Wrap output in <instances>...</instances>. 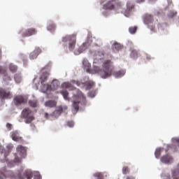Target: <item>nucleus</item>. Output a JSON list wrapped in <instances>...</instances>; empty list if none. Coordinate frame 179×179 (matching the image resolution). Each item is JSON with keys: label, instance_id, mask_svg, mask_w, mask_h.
Masks as SVG:
<instances>
[{"label": "nucleus", "instance_id": "18", "mask_svg": "<svg viewBox=\"0 0 179 179\" xmlns=\"http://www.w3.org/2000/svg\"><path fill=\"white\" fill-rule=\"evenodd\" d=\"M0 75H3V80H10V77L6 73V70L0 66Z\"/></svg>", "mask_w": 179, "mask_h": 179}, {"label": "nucleus", "instance_id": "20", "mask_svg": "<svg viewBox=\"0 0 179 179\" xmlns=\"http://www.w3.org/2000/svg\"><path fill=\"white\" fill-rule=\"evenodd\" d=\"M172 178L179 179V163L176 169L172 170Z\"/></svg>", "mask_w": 179, "mask_h": 179}, {"label": "nucleus", "instance_id": "45", "mask_svg": "<svg viewBox=\"0 0 179 179\" xmlns=\"http://www.w3.org/2000/svg\"><path fill=\"white\" fill-rule=\"evenodd\" d=\"M45 118L48 120V114L47 113H45Z\"/></svg>", "mask_w": 179, "mask_h": 179}, {"label": "nucleus", "instance_id": "41", "mask_svg": "<svg viewBox=\"0 0 179 179\" xmlns=\"http://www.w3.org/2000/svg\"><path fill=\"white\" fill-rule=\"evenodd\" d=\"M74 125H75V123L73 122V121L67 122V127H69L70 128H73Z\"/></svg>", "mask_w": 179, "mask_h": 179}, {"label": "nucleus", "instance_id": "16", "mask_svg": "<svg viewBox=\"0 0 179 179\" xmlns=\"http://www.w3.org/2000/svg\"><path fill=\"white\" fill-rule=\"evenodd\" d=\"M108 176V174L106 172H97L93 174V177H94L95 179H104V177H107Z\"/></svg>", "mask_w": 179, "mask_h": 179}, {"label": "nucleus", "instance_id": "46", "mask_svg": "<svg viewBox=\"0 0 179 179\" xmlns=\"http://www.w3.org/2000/svg\"><path fill=\"white\" fill-rule=\"evenodd\" d=\"M15 162L17 163H19V162H20V159L19 158H15Z\"/></svg>", "mask_w": 179, "mask_h": 179}, {"label": "nucleus", "instance_id": "21", "mask_svg": "<svg viewBox=\"0 0 179 179\" xmlns=\"http://www.w3.org/2000/svg\"><path fill=\"white\" fill-rule=\"evenodd\" d=\"M60 94L63 96L64 100H66L67 101H71V99L69 98V92H68V91L63 90L60 91Z\"/></svg>", "mask_w": 179, "mask_h": 179}, {"label": "nucleus", "instance_id": "12", "mask_svg": "<svg viewBox=\"0 0 179 179\" xmlns=\"http://www.w3.org/2000/svg\"><path fill=\"white\" fill-rule=\"evenodd\" d=\"M161 162L162 163H164L165 164H170L173 162V157L169 155H163L161 157Z\"/></svg>", "mask_w": 179, "mask_h": 179}, {"label": "nucleus", "instance_id": "29", "mask_svg": "<svg viewBox=\"0 0 179 179\" xmlns=\"http://www.w3.org/2000/svg\"><path fill=\"white\" fill-rule=\"evenodd\" d=\"M138 55H139V52H138L136 50H131V58H138Z\"/></svg>", "mask_w": 179, "mask_h": 179}, {"label": "nucleus", "instance_id": "22", "mask_svg": "<svg viewBox=\"0 0 179 179\" xmlns=\"http://www.w3.org/2000/svg\"><path fill=\"white\" fill-rule=\"evenodd\" d=\"M41 89L43 93H47L48 90H51V85L49 84H41Z\"/></svg>", "mask_w": 179, "mask_h": 179}, {"label": "nucleus", "instance_id": "34", "mask_svg": "<svg viewBox=\"0 0 179 179\" xmlns=\"http://www.w3.org/2000/svg\"><path fill=\"white\" fill-rule=\"evenodd\" d=\"M48 30H50V31L55 30V24H49V25L48 26Z\"/></svg>", "mask_w": 179, "mask_h": 179}, {"label": "nucleus", "instance_id": "19", "mask_svg": "<svg viewBox=\"0 0 179 179\" xmlns=\"http://www.w3.org/2000/svg\"><path fill=\"white\" fill-rule=\"evenodd\" d=\"M50 76V73L48 72H44L43 73V74L41 76L40 78V81L41 85H43V83L47 82V79H48V77Z\"/></svg>", "mask_w": 179, "mask_h": 179}, {"label": "nucleus", "instance_id": "35", "mask_svg": "<svg viewBox=\"0 0 179 179\" xmlns=\"http://www.w3.org/2000/svg\"><path fill=\"white\" fill-rule=\"evenodd\" d=\"M123 174H129V168L128 166H124L122 168Z\"/></svg>", "mask_w": 179, "mask_h": 179}, {"label": "nucleus", "instance_id": "39", "mask_svg": "<svg viewBox=\"0 0 179 179\" xmlns=\"http://www.w3.org/2000/svg\"><path fill=\"white\" fill-rule=\"evenodd\" d=\"M87 48H86V43L83 44L80 47V50H82L80 51V52H83V51H85V50H86Z\"/></svg>", "mask_w": 179, "mask_h": 179}, {"label": "nucleus", "instance_id": "37", "mask_svg": "<svg viewBox=\"0 0 179 179\" xmlns=\"http://www.w3.org/2000/svg\"><path fill=\"white\" fill-rule=\"evenodd\" d=\"M162 179H171L169 173H164L162 174Z\"/></svg>", "mask_w": 179, "mask_h": 179}, {"label": "nucleus", "instance_id": "15", "mask_svg": "<svg viewBox=\"0 0 179 179\" xmlns=\"http://www.w3.org/2000/svg\"><path fill=\"white\" fill-rule=\"evenodd\" d=\"M83 66L85 71H86V72H87L88 73H90L92 65L90 64V63H89V61H87V59H84L83 60Z\"/></svg>", "mask_w": 179, "mask_h": 179}, {"label": "nucleus", "instance_id": "50", "mask_svg": "<svg viewBox=\"0 0 179 179\" xmlns=\"http://www.w3.org/2000/svg\"><path fill=\"white\" fill-rule=\"evenodd\" d=\"M166 152H169V150H166Z\"/></svg>", "mask_w": 179, "mask_h": 179}, {"label": "nucleus", "instance_id": "27", "mask_svg": "<svg viewBox=\"0 0 179 179\" xmlns=\"http://www.w3.org/2000/svg\"><path fill=\"white\" fill-rule=\"evenodd\" d=\"M28 103L29 107H32L33 108H36V107H37L38 105L37 100H29Z\"/></svg>", "mask_w": 179, "mask_h": 179}, {"label": "nucleus", "instance_id": "23", "mask_svg": "<svg viewBox=\"0 0 179 179\" xmlns=\"http://www.w3.org/2000/svg\"><path fill=\"white\" fill-rule=\"evenodd\" d=\"M144 22L146 23V24H149V23H152L153 22V16L148 14L145 15L144 18Z\"/></svg>", "mask_w": 179, "mask_h": 179}, {"label": "nucleus", "instance_id": "42", "mask_svg": "<svg viewBox=\"0 0 179 179\" xmlns=\"http://www.w3.org/2000/svg\"><path fill=\"white\" fill-rule=\"evenodd\" d=\"M12 127H13L12 124H10V123L6 124V128L8 129V131H11Z\"/></svg>", "mask_w": 179, "mask_h": 179}, {"label": "nucleus", "instance_id": "48", "mask_svg": "<svg viewBox=\"0 0 179 179\" xmlns=\"http://www.w3.org/2000/svg\"><path fill=\"white\" fill-rule=\"evenodd\" d=\"M2 58V51L0 50V59Z\"/></svg>", "mask_w": 179, "mask_h": 179}, {"label": "nucleus", "instance_id": "8", "mask_svg": "<svg viewBox=\"0 0 179 179\" xmlns=\"http://www.w3.org/2000/svg\"><path fill=\"white\" fill-rule=\"evenodd\" d=\"M0 97H1V99H9L12 97V93L10 91H6V90L0 88Z\"/></svg>", "mask_w": 179, "mask_h": 179}, {"label": "nucleus", "instance_id": "43", "mask_svg": "<svg viewBox=\"0 0 179 179\" xmlns=\"http://www.w3.org/2000/svg\"><path fill=\"white\" fill-rule=\"evenodd\" d=\"M174 142H176L178 143V145L179 146V138H176L173 139Z\"/></svg>", "mask_w": 179, "mask_h": 179}, {"label": "nucleus", "instance_id": "5", "mask_svg": "<svg viewBox=\"0 0 179 179\" xmlns=\"http://www.w3.org/2000/svg\"><path fill=\"white\" fill-rule=\"evenodd\" d=\"M13 103L16 107H19L21 104H26L27 103V98L23 95H16L14 96Z\"/></svg>", "mask_w": 179, "mask_h": 179}, {"label": "nucleus", "instance_id": "13", "mask_svg": "<svg viewBox=\"0 0 179 179\" xmlns=\"http://www.w3.org/2000/svg\"><path fill=\"white\" fill-rule=\"evenodd\" d=\"M33 178V172L30 170H27L22 176H19L18 179H31Z\"/></svg>", "mask_w": 179, "mask_h": 179}, {"label": "nucleus", "instance_id": "36", "mask_svg": "<svg viewBox=\"0 0 179 179\" xmlns=\"http://www.w3.org/2000/svg\"><path fill=\"white\" fill-rule=\"evenodd\" d=\"M9 152L10 151H7V152H2V153H3L4 155V162H6V163H8V159H6V157H8V155H9Z\"/></svg>", "mask_w": 179, "mask_h": 179}, {"label": "nucleus", "instance_id": "6", "mask_svg": "<svg viewBox=\"0 0 179 179\" xmlns=\"http://www.w3.org/2000/svg\"><path fill=\"white\" fill-rule=\"evenodd\" d=\"M15 178V174L12 171H6V169H3L0 171V179Z\"/></svg>", "mask_w": 179, "mask_h": 179}, {"label": "nucleus", "instance_id": "9", "mask_svg": "<svg viewBox=\"0 0 179 179\" xmlns=\"http://www.w3.org/2000/svg\"><path fill=\"white\" fill-rule=\"evenodd\" d=\"M68 110L67 106H64V108L62 106H59L57 108V109L52 113V116L55 118L59 117L61 115V113L64 110Z\"/></svg>", "mask_w": 179, "mask_h": 179}, {"label": "nucleus", "instance_id": "33", "mask_svg": "<svg viewBox=\"0 0 179 179\" xmlns=\"http://www.w3.org/2000/svg\"><path fill=\"white\" fill-rule=\"evenodd\" d=\"M86 86H87V89H92V87H93V86H94V82H92V81L87 82Z\"/></svg>", "mask_w": 179, "mask_h": 179}, {"label": "nucleus", "instance_id": "32", "mask_svg": "<svg viewBox=\"0 0 179 179\" xmlns=\"http://www.w3.org/2000/svg\"><path fill=\"white\" fill-rule=\"evenodd\" d=\"M113 48H115V50H117V51L121 50V48H122V46H121V44L115 42L114 44H113Z\"/></svg>", "mask_w": 179, "mask_h": 179}, {"label": "nucleus", "instance_id": "44", "mask_svg": "<svg viewBox=\"0 0 179 179\" xmlns=\"http://www.w3.org/2000/svg\"><path fill=\"white\" fill-rule=\"evenodd\" d=\"M92 94H93V92H90V93L88 94V95H89L90 97H94V95H92Z\"/></svg>", "mask_w": 179, "mask_h": 179}, {"label": "nucleus", "instance_id": "31", "mask_svg": "<svg viewBox=\"0 0 179 179\" xmlns=\"http://www.w3.org/2000/svg\"><path fill=\"white\" fill-rule=\"evenodd\" d=\"M136 30H138V27H131L129 29V33L131 34H135L136 33Z\"/></svg>", "mask_w": 179, "mask_h": 179}, {"label": "nucleus", "instance_id": "7", "mask_svg": "<svg viewBox=\"0 0 179 179\" xmlns=\"http://www.w3.org/2000/svg\"><path fill=\"white\" fill-rule=\"evenodd\" d=\"M21 34L22 37H30L31 36L37 34V29H36L35 28H30L25 31H22Z\"/></svg>", "mask_w": 179, "mask_h": 179}, {"label": "nucleus", "instance_id": "28", "mask_svg": "<svg viewBox=\"0 0 179 179\" xmlns=\"http://www.w3.org/2000/svg\"><path fill=\"white\" fill-rule=\"evenodd\" d=\"M14 80L16 83H20V82H22V76L20 74H15L14 76Z\"/></svg>", "mask_w": 179, "mask_h": 179}, {"label": "nucleus", "instance_id": "30", "mask_svg": "<svg viewBox=\"0 0 179 179\" xmlns=\"http://www.w3.org/2000/svg\"><path fill=\"white\" fill-rule=\"evenodd\" d=\"M105 6L107 9H110V10L114 8V4L111 1H108V3H106Z\"/></svg>", "mask_w": 179, "mask_h": 179}, {"label": "nucleus", "instance_id": "11", "mask_svg": "<svg viewBox=\"0 0 179 179\" xmlns=\"http://www.w3.org/2000/svg\"><path fill=\"white\" fill-rule=\"evenodd\" d=\"M40 54H41V49L40 48H36L35 50L31 52L29 58L30 59H36Z\"/></svg>", "mask_w": 179, "mask_h": 179}, {"label": "nucleus", "instance_id": "24", "mask_svg": "<svg viewBox=\"0 0 179 179\" xmlns=\"http://www.w3.org/2000/svg\"><path fill=\"white\" fill-rule=\"evenodd\" d=\"M45 107H49L50 108H52V107H55L57 106V103L55 101L50 100L46 102H45Z\"/></svg>", "mask_w": 179, "mask_h": 179}, {"label": "nucleus", "instance_id": "49", "mask_svg": "<svg viewBox=\"0 0 179 179\" xmlns=\"http://www.w3.org/2000/svg\"><path fill=\"white\" fill-rule=\"evenodd\" d=\"M144 0H140V2H143Z\"/></svg>", "mask_w": 179, "mask_h": 179}, {"label": "nucleus", "instance_id": "10", "mask_svg": "<svg viewBox=\"0 0 179 179\" xmlns=\"http://www.w3.org/2000/svg\"><path fill=\"white\" fill-rule=\"evenodd\" d=\"M17 152L20 153L21 157H26L27 155V150L26 149V147H23L22 145L17 147Z\"/></svg>", "mask_w": 179, "mask_h": 179}, {"label": "nucleus", "instance_id": "26", "mask_svg": "<svg viewBox=\"0 0 179 179\" xmlns=\"http://www.w3.org/2000/svg\"><path fill=\"white\" fill-rule=\"evenodd\" d=\"M164 150V148H157L155 152V156L157 159H159L160 157V155H162V152Z\"/></svg>", "mask_w": 179, "mask_h": 179}, {"label": "nucleus", "instance_id": "1", "mask_svg": "<svg viewBox=\"0 0 179 179\" xmlns=\"http://www.w3.org/2000/svg\"><path fill=\"white\" fill-rule=\"evenodd\" d=\"M102 69L99 67H95V72H96L102 79H107L110 78L112 75L115 78H122L125 75L124 71H114V66L113 62L110 59H106L102 61L101 64Z\"/></svg>", "mask_w": 179, "mask_h": 179}, {"label": "nucleus", "instance_id": "25", "mask_svg": "<svg viewBox=\"0 0 179 179\" xmlns=\"http://www.w3.org/2000/svg\"><path fill=\"white\" fill-rule=\"evenodd\" d=\"M9 71L12 72V73H15V72H17V66L10 64L8 66Z\"/></svg>", "mask_w": 179, "mask_h": 179}, {"label": "nucleus", "instance_id": "38", "mask_svg": "<svg viewBox=\"0 0 179 179\" xmlns=\"http://www.w3.org/2000/svg\"><path fill=\"white\" fill-rule=\"evenodd\" d=\"M34 179H40L41 178V176H40V173L38 172H35L34 173Z\"/></svg>", "mask_w": 179, "mask_h": 179}, {"label": "nucleus", "instance_id": "47", "mask_svg": "<svg viewBox=\"0 0 179 179\" xmlns=\"http://www.w3.org/2000/svg\"><path fill=\"white\" fill-rule=\"evenodd\" d=\"M127 179H135V178L134 177H131V176H127Z\"/></svg>", "mask_w": 179, "mask_h": 179}, {"label": "nucleus", "instance_id": "17", "mask_svg": "<svg viewBox=\"0 0 179 179\" xmlns=\"http://www.w3.org/2000/svg\"><path fill=\"white\" fill-rule=\"evenodd\" d=\"M62 87L63 89H69V90H75L76 87L71 84V83L65 82L62 84Z\"/></svg>", "mask_w": 179, "mask_h": 179}, {"label": "nucleus", "instance_id": "14", "mask_svg": "<svg viewBox=\"0 0 179 179\" xmlns=\"http://www.w3.org/2000/svg\"><path fill=\"white\" fill-rule=\"evenodd\" d=\"M11 138L13 141H15V142H22V141H23L17 131H15L11 133Z\"/></svg>", "mask_w": 179, "mask_h": 179}, {"label": "nucleus", "instance_id": "2", "mask_svg": "<svg viewBox=\"0 0 179 179\" xmlns=\"http://www.w3.org/2000/svg\"><path fill=\"white\" fill-rule=\"evenodd\" d=\"M21 118L25 120V124H31V122L34 121L33 111L29 108H24L21 113Z\"/></svg>", "mask_w": 179, "mask_h": 179}, {"label": "nucleus", "instance_id": "3", "mask_svg": "<svg viewBox=\"0 0 179 179\" xmlns=\"http://www.w3.org/2000/svg\"><path fill=\"white\" fill-rule=\"evenodd\" d=\"M63 43L69 41V50L73 51L76 45V34L67 35L62 38Z\"/></svg>", "mask_w": 179, "mask_h": 179}, {"label": "nucleus", "instance_id": "4", "mask_svg": "<svg viewBox=\"0 0 179 179\" xmlns=\"http://www.w3.org/2000/svg\"><path fill=\"white\" fill-rule=\"evenodd\" d=\"M73 101L72 103L73 108H74L75 111H78L79 103H80L81 99H83V100H85L86 97H85V95L83 94V93H82V92L78 91V94L76 95L74 94L73 96Z\"/></svg>", "mask_w": 179, "mask_h": 179}, {"label": "nucleus", "instance_id": "40", "mask_svg": "<svg viewBox=\"0 0 179 179\" xmlns=\"http://www.w3.org/2000/svg\"><path fill=\"white\" fill-rule=\"evenodd\" d=\"M176 15H177V12L171 11V12L169 13V17H174V16H176Z\"/></svg>", "mask_w": 179, "mask_h": 179}]
</instances>
